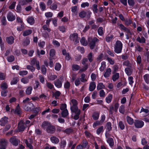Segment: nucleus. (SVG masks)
Wrapping results in <instances>:
<instances>
[{
  "mask_svg": "<svg viewBox=\"0 0 149 149\" xmlns=\"http://www.w3.org/2000/svg\"><path fill=\"white\" fill-rule=\"evenodd\" d=\"M149 110L147 109H144L143 107L141 109L140 113H142V114L143 117L148 116V115Z\"/></svg>",
  "mask_w": 149,
  "mask_h": 149,
  "instance_id": "9d476101",
  "label": "nucleus"
},
{
  "mask_svg": "<svg viewBox=\"0 0 149 149\" xmlns=\"http://www.w3.org/2000/svg\"><path fill=\"white\" fill-rule=\"evenodd\" d=\"M15 59V57L13 56H11L7 57V59L9 62H12Z\"/></svg>",
  "mask_w": 149,
  "mask_h": 149,
  "instance_id": "5fc2aeb1",
  "label": "nucleus"
},
{
  "mask_svg": "<svg viewBox=\"0 0 149 149\" xmlns=\"http://www.w3.org/2000/svg\"><path fill=\"white\" fill-rule=\"evenodd\" d=\"M97 38H95L92 39L91 37H89L88 38V43L90 46L91 49H93L95 45V42L97 41Z\"/></svg>",
  "mask_w": 149,
  "mask_h": 149,
  "instance_id": "20e7f679",
  "label": "nucleus"
},
{
  "mask_svg": "<svg viewBox=\"0 0 149 149\" xmlns=\"http://www.w3.org/2000/svg\"><path fill=\"white\" fill-rule=\"evenodd\" d=\"M18 81V78H13L11 81L10 84L12 85L15 84L17 83Z\"/></svg>",
  "mask_w": 149,
  "mask_h": 149,
  "instance_id": "e2e57ef3",
  "label": "nucleus"
},
{
  "mask_svg": "<svg viewBox=\"0 0 149 149\" xmlns=\"http://www.w3.org/2000/svg\"><path fill=\"white\" fill-rule=\"evenodd\" d=\"M21 81L24 84H26L29 83V81L28 78L24 77L21 79Z\"/></svg>",
  "mask_w": 149,
  "mask_h": 149,
  "instance_id": "c03bdc74",
  "label": "nucleus"
},
{
  "mask_svg": "<svg viewBox=\"0 0 149 149\" xmlns=\"http://www.w3.org/2000/svg\"><path fill=\"white\" fill-rule=\"evenodd\" d=\"M63 79V77H61L59 79L54 81V84L56 87L58 88H61V87Z\"/></svg>",
  "mask_w": 149,
  "mask_h": 149,
  "instance_id": "423d86ee",
  "label": "nucleus"
},
{
  "mask_svg": "<svg viewBox=\"0 0 149 149\" xmlns=\"http://www.w3.org/2000/svg\"><path fill=\"white\" fill-rule=\"evenodd\" d=\"M68 111L67 109L62 111L61 114L62 117L63 118L67 117L68 115Z\"/></svg>",
  "mask_w": 149,
  "mask_h": 149,
  "instance_id": "a878e982",
  "label": "nucleus"
},
{
  "mask_svg": "<svg viewBox=\"0 0 149 149\" xmlns=\"http://www.w3.org/2000/svg\"><path fill=\"white\" fill-rule=\"evenodd\" d=\"M30 43V40L29 39H26L25 40L23 43V45L24 46H26L29 45Z\"/></svg>",
  "mask_w": 149,
  "mask_h": 149,
  "instance_id": "49530a36",
  "label": "nucleus"
},
{
  "mask_svg": "<svg viewBox=\"0 0 149 149\" xmlns=\"http://www.w3.org/2000/svg\"><path fill=\"white\" fill-rule=\"evenodd\" d=\"M104 88V86L102 83H99L97 86V89L98 90H100Z\"/></svg>",
  "mask_w": 149,
  "mask_h": 149,
  "instance_id": "a19ab883",
  "label": "nucleus"
},
{
  "mask_svg": "<svg viewBox=\"0 0 149 149\" xmlns=\"http://www.w3.org/2000/svg\"><path fill=\"white\" fill-rule=\"evenodd\" d=\"M72 112H74L76 113V115L74 116V119L75 120L78 119L79 118V115L80 113V109L77 110L75 111H71Z\"/></svg>",
  "mask_w": 149,
  "mask_h": 149,
  "instance_id": "4468645a",
  "label": "nucleus"
},
{
  "mask_svg": "<svg viewBox=\"0 0 149 149\" xmlns=\"http://www.w3.org/2000/svg\"><path fill=\"white\" fill-rule=\"evenodd\" d=\"M61 68V65L59 63H56L55 66V69L57 71H59L60 70Z\"/></svg>",
  "mask_w": 149,
  "mask_h": 149,
  "instance_id": "79ce46f5",
  "label": "nucleus"
},
{
  "mask_svg": "<svg viewBox=\"0 0 149 149\" xmlns=\"http://www.w3.org/2000/svg\"><path fill=\"white\" fill-rule=\"evenodd\" d=\"M81 44L84 46H86L87 45V42L86 40L83 37L80 40Z\"/></svg>",
  "mask_w": 149,
  "mask_h": 149,
  "instance_id": "473e14b6",
  "label": "nucleus"
},
{
  "mask_svg": "<svg viewBox=\"0 0 149 149\" xmlns=\"http://www.w3.org/2000/svg\"><path fill=\"white\" fill-rule=\"evenodd\" d=\"M32 33V31L30 29L26 30L23 32V35L24 36L29 35Z\"/></svg>",
  "mask_w": 149,
  "mask_h": 149,
  "instance_id": "bb28decb",
  "label": "nucleus"
},
{
  "mask_svg": "<svg viewBox=\"0 0 149 149\" xmlns=\"http://www.w3.org/2000/svg\"><path fill=\"white\" fill-rule=\"evenodd\" d=\"M32 140H31L30 139L28 140H26L25 141V143L27 146L30 149H33V146L31 145V143H32Z\"/></svg>",
  "mask_w": 149,
  "mask_h": 149,
  "instance_id": "2eb2a0df",
  "label": "nucleus"
},
{
  "mask_svg": "<svg viewBox=\"0 0 149 149\" xmlns=\"http://www.w3.org/2000/svg\"><path fill=\"white\" fill-rule=\"evenodd\" d=\"M111 70L110 68L107 69L104 75V77L106 78L109 77L111 74Z\"/></svg>",
  "mask_w": 149,
  "mask_h": 149,
  "instance_id": "b1692460",
  "label": "nucleus"
},
{
  "mask_svg": "<svg viewBox=\"0 0 149 149\" xmlns=\"http://www.w3.org/2000/svg\"><path fill=\"white\" fill-rule=\"evenodd\" d=\"M46 85L47 87L50 89H52L54 88V85L50 82H47Z\"/></svg>",
  "mask_w": 149,
  "mask_h": 149,
  "instance_id": "052dcab7",
  "label": "nucleus"
},
{
  "mask_svg": "<svg viewBox=\"0 0 149 149\" xmlns=\"http://www.w3.org/2000/svg\"><path fill=\"white\" fill-rule=\"evenodd\" d=\"M42 28L44 30L47 31L48 32L51 31V29L46 25H44L42 26Z\"/></svg>",
  "mask_w": 149,
  "mask_h": 149,
  "instance_id": "680f3d73",
  "label": "nucleus"
},
{
  "mask_svg": "<svg viewBox=\"0 0 149 149\" xmlns=\"http://www.w3.org/2000/svg\"><path fill=\"white\" fill-rule=\"evenodd\" d=\"M70 83L68 81H67L65 82L64 84V88L65 89H68L70 88Z\"/></svg>",
  "mask_w": 149,
  "mask_h": 149,
  "instance_id": "de8ad7c7",
  "label": "nucleus"
},
{
  "mask_svg": "<svg viewBox=\"0 0 149 149\" xmlns=\"http://www.w3.org/2000/svg\"><path fill=\"white\" fill-rule=\"evenodd\" d=\"M48 78L49 80L53 81L57 78V76L54 74H50L48 76Z\"/></svg>",
  "mask_w": 149,
  "mask_h": 149,
  "instance_id": "cd10ccee",
  "label": "nucleus"
},
{
  "mask_svg": "<svg viewBox=\"0 0 149 149\" xmlns=\"http://www.w3.org/2000/svg\"><path fill=\"white\" fill-rule=\"evenodd\" d=\"M99 113L97 112H94L92 116L93 119L94 120H97L99 117Z\"/></svg>",
  "mask_w": 149,
  "mask_h": 149,
  "instance_id": "4be33fe9",
  "label": "nucleus"
},
{
  "mask_svg": "<svg viewBox=\"0 0 149 149\" xmlns=\"http://www.w3.org/2000/svg\"><path fill=\"white\" fill-rule=\"evenodd\" d=\"M33 90V88L31 86H29L27 87L25 90V93L26 95H30L31 93Z\"/></svg>",
  "mask_w": 149,
  "mask_h": 149,
  "instance_id": "412c9836",
  "label": "nucleus"
},
{
  "mask_svg": "<svg viewBox=\"0 0 149 149\" xmlns=\"http://www.w3.org/2000/svg\"><path fill=\"white\" fill-rule=\"evenodd\" d=\"M107 142L110 146H112L113 145V140L112 138H110L108 139L107 140Z\"/></svg>",
  "mask_w": 149,
  "mask_h": 149,
  "instance_id": "2f4dec72",
  "label": "nucleus"
},
{
  "mask_svg": "<svg viewBox=\"0 0 149 149\" xmlns=\"http://www.w3.org/2000/svg\"><path fill=\"white\" fill-rule=\"evenodd\" d=\"M123 44L119 40H117L114 45V51L117 54L120 53L122 51Z\"/></svg>",
  "mask_w": 149,
  "mask_h": 149,
  "instance_id": "f257e3e1",
  "label": "nucleus"
},
{
  "mask_svg": "<svg viewBox=\"0 0 149 149\" xmlns=\"http://www.w3.org/2000/svg\"><path fill=\"white\" fill-rule=\"evenodd\" d=\"M46 130L47 132L51 134H53L55 132V128L54 126L50 125L47 127Z\"/></svg>",
  "mask_w": 149,
  "mask_h": 149,
  "instance_id": "1a4fd4ad",
  "label": "nucleus"
},
{
  "mask_svg": "<svg viewBox=\"0 0 149 149\" xmlns=\"http://www.w3.org/2000/svg\"><path fill=\"white\" fill-rule=\"evenodd\" d=\"M26 125V124L24 123L22 121H20L18 125V131L20 132L24 131Z\"/></svg>",
  "mask_w": 149,
  "mask_h": 149,
  "instance_id": "39448f33",
  "label": "nucleus"
},
{
  "mask_svg": "<svg viewBox=\"0 0 149 149\" xmlns=\"http://www.w3.org/2000/svg\"><path fill=\"white\" fill-rule=\"evenodd\" d=\"M92 10L94 13H96L98 11V9L97 8V4H94L92 6Z\"/></svg>",
  "mask_w": 149,
  "mask_h": 149,
  "instance_id": "f704fd0d",
  "label": "nucleus"
},
{
  "mask_svg": "<svg viewBox=\"0 0 149 149\" xmlns=\"http://www.w3.org/2000/svg\"><path fill=\"white\" fill-rule=\"evenodd\" d=\"M86 13L84 11H82L79 13V16L81 18L84 17L86 15Z\"/></svg>",
  "mask_w": 149,
  "mask_h": 149,
  "instance_id": "09e8293b",
  "label": "nucleus"
},
{
  "mask_svg": "<svg viewBox=\"0 0 149 149\" xmlns=\"http://www.w3.org/2000/svg\"><path fill=\"white\" fill-rule=\"evenodd\" d=\"M70 104L71 111L79 109L77 106L78 102L77 100L75 99H72L70 102Z\"/></svg>",
  "mask_w": 149,
  "mask_h": 149,
  "instance_id": "7ed1b4c3",
  "label": "nucleus"
},
{
  "mask_svg": "<svg viewBox=\"0 0 149 149\" xmlns=\"http://www.w3.org/2000/svg\"><path fill=\"white\" fill-rule=\"evenodd\" d=\"M102 124L99 121H97L94 123L93 124V128H95L97 126L101 125Z\"/></svg>",
  "mask_w": 149,
  "mask_h": 149,
  "instance_id": "13d9d810",
  "label": "nucleus"
},
{
  "mask_svg": "<svg viewBox=\"0 0 149 149\" xmlns=\"http://www.w3.org/2000/svg\"><path fill=\"white\" fill-rule=\"evenodd\" d=\"M8 122L7 118L6 117H4L2 118L0 120V125H4Z\"/></svg>",
  "mask_w": 149,
  "mask_h": 149,
  "instance_id": "6ab92c4d",
  "label": "nucleus"
},
{
  "mask_svg": "<svg viewBox=\"0 0 149 149\" xmlns=\"http://www.w3.org/2000/svg\"><path fill=\"white\" fill-rule=\"evenodd\" d=\"M126 120L128 124L130 125H132L134 123L133 119L129 116H127Z\"/></svg>",
  "mask_w": 149,
  "mask_h": 149,
  "instance_id": "5701e85b",
  "label": "nucleus"
},
{
  "mask_svg": "<svg viewBox=\"0 0 149 149\" xmlns=\"http://www.w3.org/2000/svg\"><path fill=\"white\" fill-rule=\"evenodd\" d=\"M14 40V37L12 36L7 37L6 38V42L8 44H12L13 43Z\"/></svg>",
  "mask_w": 149,
  "mask_h": 149,
  "instance_id": "dca6fc26",
  "label": "nucleus"
},
{
  "mask_svg": "<svg viewBox=\"0 0 149 149\" xmlns=\"http://www.w3.org/2000/svg\"><path fill=\"white\" fill-rule=\"evenodd\" d=\"M24 28V24H22L20 26L17 27V29L19 31H21L23 30Z\"/></svg>",
  "mask_w": 149,
  "mask_h": 149,
  "instance_id": "338daca9",
  "label": "nucleus"
},
{
  "mask_svg": "<svg viewBox=\"0 0 149 149\" xmlns=\"http://www.w3.org/2000/svg\"><path fill=\"white\" fill-rule=\"evenodd\" d=\"M119 111L122 114H124L125 112V107L123 105H121L119 108Z\"/></svg>",
  "mask_w": 149,
  "mask_h": 149,
  "instance_id": "bf43d9fd",
  "label": "nucleus"
},
{
  "mask_svg": "<svg viewBox=\"0 0 149 149\" xmlns=\"http://www.w3.org/2000/svg\"><path fill=\"white\" fill-rule=\"evenodd\" d=\"M27 21L30 25H33L35 22L34 19L32 17H28L27 19Z\"/></svg>",
  "mask_w": 149,
  "mask_h": 149,
  "instance_id": "aec40b11",
  "label": "nucleus"
},
{
  "mask_svg": "<svg viewBox=\"0 0 149 149\" xmlns=\"http://www.w3.org/2000/svg\"><path fill=\"white\" fill-rule=\"evenodd\" d=\"M100 68V70L101 71H103L106 68V63L104 61L102 62Z\"/></svg>",
  "mask_w": 149,
  "mask_h": 149,
  "instance_id": "72a5a7b5",
  "label": "nucleus"
},
{
  "mask_svg": "<svg viewBox=\"0 0 149 149\" xmlns=\"http://www.w3.org/2000/svg\"><path fill=\"white\" fill-rule=\"evenodd\" d=\"M96 87V84L94 82H91L89 85V90L90 91H93Z\"/></svg>",
  "mask_w": 149,
  "mask_h": 149,
  "instance_id": "a211bd4d",
  "label": "nucleus"
},
{
  "mask_svg": "<svg viewBox=\"0 0 149 149\" xmlns=\"http://www.w3.org/2000/svg\"><path fill=\"white\" fill-rule=\"evenodd\" d=\"M6 142L3 140L0 141V149H6Z\"/></svg>",
  "mask_w": 149,
  "mask_h": 149,
  "instance_id": "f3484780",
  "label": "nucleus"
},
{
  "mask_svg": "<svg viewBox=\"0 0 149 149\" xmlns=\"http://www.w3.org/2000/svg\"><path fill=\"white\" fill-rule=\"evenodd\" d=\"M27 106L24 107L26 111H29L31 109H33L34 106L33 104L31 103L30 102L28 104Z\"/></svg>",
  "mask_w": 149,
  "mask_h": 149,
  "instance_id": "f8f14e48",
  "label": "nucleus"
},
{
  "mask_svg": "<svg viewBox=\"0 0 149 149\" xmlns=\"http://www.w3.org/2000/svg\"><path fill=\"white\" fill-rule=\"evenodd\" d=\"M15 112L18 114H20L21 113V111L19 105H18L15 109Z\"/></svg>",
  "mask_w": 149,
  "mask_h": 149,
  "instance_id": "ea45409f",
  "label": "nucleus"
},
{
  "mask_svg": "<svg viewBox=\"0 0 149 149\" xmlns=\"http://www.w3.org/2000/svg\"><path fill=\"white\" fill-rule=\"evenodd\" d=\"M118 25L122 29L124 30L127 32L130 33L129 30L127 28H126L123 24H118Z\"/></svg>",
  "mask_w": 149,
  "mask_h": 149,
  "instance_id": "4c0bfd02",
  "label": "nucleus"
},
{
  "mask_svg": "<svg viewBox=\"0 0 149 149\" xmlns=\"http://www.w3.org/2000/svg\"><path fill=\"white\" fill-rule=\"evenodd\" d=\"M45 51L44 50H41L40 52L39 50L37 49V53L38 55L39 56L40 55V54L41 55H44L45 54Z\"/></svg>",
  "mask_w": 149,
  "mask_h": 149,
  "instance_id": "8fccbe9b",
  "label": "nucleus"
},
{
  "mask_svg": "<svg viewBox=\"0 0 149 149\" xmlns=\"http://www.w3.org/2000/svg\"><path fill=\"white\" fill-rule=\"evenodd\" d=\"M53 15V13L51 12H47L45 13V15L47 17H51Z\"/></svg>",
  "mask_w": 149,
  "mask_h": 149,
  "instance_id": "69168bd1",
  "label": "nucleus"
},
{
  "mask_svg": "<svg viewBox=\"0 0 149 149\" xmlns=\"http://www.w3.org/2000/svg\"><path fill=\"white\" fill-rule=\"evenodd\" d=\"M8 20L10 21H12L15 20V17L11 13H9L7 16Z\"/></svg>",
  "mask_w": 149,
  "mask_h": 149,
  "instance_id": "9b49d317",
  "label": "nucleus"
},
{
  "mask_svg": "<svg viewBox=\"0 0 149 149\" xmlns=\"http://www.w3.org/2000/svg\"><path fill=\"white\" fill-rule=\"evenodd\" d=\"M26 68L27 69L30 70L32 72L34 71L35 70V68L33 66L28 65Z\"/></svg>",
  "mask_w": 149,
  "mask_h": 149,
  "instance_id": "3c124183",
  "label": "nucleus"
},
{
  "mask_svg": "<svg viewBox=\"0 0 149 149\" xmlns=\"http://www.w3.org/2000/svg\"><path fill=\"white\" fill-rule=\"evenodd\" d=\"M80 80L81 81L83 82H85L87 81V79L86 77V75L84 74H82L81 75Z\"/></svg>",
  "mask_w": 149,
  "mask_h": 149,
  "instance_id": "c9c22d12",
  "label": "nucleus"
},
{
  "mask_svg": "<svg viewBox=\"0 0 149 149\" xmlns=\"http://www.w3.org/2000/svg\"><path fill=\"white\" fill-rule=\"evenodd\" d=\"M10 142L14 146H17L18 143V140L15 137H13L10 139Z\"/></svg>",
  "mask_w": 149,
  "mask_h": 149,
  "instance_id": "ddd939ff",
  "label": "nucleus"
},
{
  "mask_svg": "<svg viewBox=\"0 0 149 149\" xmlns=\"http://www.w3.org/2000/svg\"><path fill=\"white\" fill-rule=\"evenodd\" d=\"M52 21L53 24L54 26L55 27H56L58 25L57 23V22L58 21L57 18L56 17H54L53 18H52Z\"/></svg>",
  "mask_w": 149,
  "mask_h": 149,
  "instance_id": "e433bc0d",
  "label": "nucleus"
},
{
  "mask_svg": "<svg viewBox=\"0 0 149 149\" xmlns=\"http://www.w3.org/2000/svg\"><path fill=\"white\" fill-rule=\"evenodd\" d=\"M136 40L140 43H145V39L143 36L141 38L139 37H138L136 39Z\"/></svg>",
  "mask_w": 149,
  "mask_h": 149,
  "instance_id": "7c9ffc66",
  "label": "nucleus"
},
{
  "mask_svg": "<svg viewBox=\"0 0 149 149\" xmlns=\"http://www.w3.org/2000/svg\"><path fill=\"white\" fill-rule=\"evenodd\" d=\"M103 28L102 27H100L98 30V33L99 35L102 36L103 33Z\"/></svg>",
  "mask_w": 149,
  "mask_h": 149,
  "instance_id": "4d7b16f0",
  "label": "nucleus"
},
{
  "mask_svg": "<svg viewBox=\"0 0 149 149\" xmlns=\"http://www.w3.org/2000/svg\"><path fill=\"white\" fill-rule=\"evenodd\" d=\"M52 142L54 143H57L59 141L58 139L55 136H52L51 138Z\"/></svg>",
  "mask_w": 149,
  "mask_h": 149,
  "instance_id": "393cba45",
  "label": "nucleus"
},
{
  "mask_svg": "<svg viewBox=\"0 0 149 149\" xmlns=\"http://www.w3.org/2000/svg\"><path fill=\"white\" fill-rule=\"evenodd\" d=\"M112 98V95L111 94H109L108 96L105 99L106 102L108 103H110L111 101Z\"/></svg>",
  "mask_w": 149,
  "mask_h": 149,
  "instance_id": "c85d7f7f",
  "label": "nucleus"
},
{
  "mask_svg": "<svg viewBox=\"0 0 149 149\" xmlns=\"http://www.w3.org/2000/svg\"><path fill=\"white\" fill-rule=\"evenodd\" d=\"M70 39L73 41L75 45L79 42L80 38L78 36V34L76 33L71 34L70 35Z\"/></svg>",
  "mask_w": 149,
  "mask_h": 149,
  "instance_id": "f03ea898",
  "label": "nucleus"
},
{
  "mask_svg": "<svg viewBox=\"0 0 149 149\" xmlns=\"http://www.w3.org/2000/svg\"><path fill=\"white\" fill-rule=\"evenodd\" d=\"M134 124L136 128H140L144 125V123L142 121L135 120L134 121Z\"/></svg>",
  "mask_w": 149,
  "mask_h": 149,
  "instance_id": "0eeeda50",
  "label": "nucleus"
},
{
  "mask_svg": "<svg viewBox=\"0 0 149 149\" xmlns=\"http://www.w3.org/2000/svg\"><path fill=\"white\" fill-rule=\"evenodd\" d=\"M144 80L146 82L147 84L149 83V74H145L144 76Z\"/></svg>",
  "mask_w": 149,
  "mask_h": 149,
  "instance_id": "58836bf2",
  "label": "nucleus"
},
{
  "mask_svg": "<svg viewBox=\"0 0 149 149\" xmlns=\"http://www.w3.org/2000/svg\"><path fill=\"white\" fill-rule=\"evenodd\" d=\"M46 68L44 65H42L41 66V70L44 74H45L46 72Z\"/></svg>",
  "mask_w": 149,
  "mask_h": 149,
  "instance_id": "864d4df0",
  "label": "nucleus"
},
{
  "mask_svg": "<svg viewBox=\"0 0 149 149\" xmlns=\"http://www.w3.org/2000/svg\"><path fill=\"white\" fill-rule=\"evenodd\" d=\"M103 131V127L101 126L99 127L97 130V134H99L101 132Z\"/></svg>",
  "mask_w": 149,
  "mask_h": 149,
  "instance_id": "37998d69",
  "label": "nucleus"
},
{
  "mask_svg": "<svg viewBox=\"0 0 149 149\" xmlns=\"http://www.w3.org/2000/svg\"><path fill=\"white\" fill-rule=\"evenodd\" d=\"M59 3H54L50 7V8L52 10H55L57 8L58 5Z\"/></svg>",
  "mask_w": 149,
  "mask_h": 149,
  "instance_id": "a18cd8bd",
  "label": "nucleus"
},
{
  "mask_svg": "<svg viewBox=\"0 0 149 149\" xmlns=\"http://www.w3.org/2000/svg\"><path fill=\"white\" fill-rule=\"evenodd\" d=\"M80 68L79 66L76 64L73 65L72 66V69L74 70H79Z\"/></svg>",
  "mask_w": 149,
  "mask_h": 149,
  "instance_id": "603ef678",
  "label": "nucleus"
},
{
  "mask_svg": "<svg viewBox=\"0 0 149 149\" xmlns=\"http://www.w3.org/2000/svg\"><path fill=\"white\" fill-rule=\"evenodd\" d=\"M50 125L51 124L48 122H44L42 123V126L44 128H45L46 127H47Z\"/></svg>",
  "mask_w": 149,
  "mask_h": 149,
  "instance_id": "0e129e2a",
  "label": "nucleus"
},
{
  "mask_svg": "<svg viewBox=\"0 0 149 149\" xmlns=\"http://www.w3.org/2000/svg\"><path fill=\"white\" fill-rule=\"evenodd\" d=\"M40 8L43 11L45 9L46 6L45 4L44 3H40Z\"/></svg>",
  "mask_w": 149,
  "mask_h": 149,
  "instance_id": "6e6d98bb",
  "label": "nucleus"
},
{
  "mask_svg": "<svg viewBox=\"0 0 149 149\" xmlns=\"http://www.w3.org/2000/svg\"><path fill=\"white\" fill-rule=\"evenodd\" d=\"M55 54V50L53 49L50 50L49 52V55L53 57Z\"/></svg>",
  "mask_w": 149,
  "mask_h": 149,
  "instance_id": "774afa93",
  "label": "nucleus"
},
{
  "mask_svg": "<svg viewBox=\"0 0 149 149\" xmlns=\"http://www.w3.org/2000/svg\"><path fill=\"white\" fill-rule=\"evenodd\" d=\"M111 123L109 122L107 123L106 129L107 130L106 132L105 135L106 137H108L109 135V132L111 130Z\"/></svg>",
  "mask_w": 149,
  "mask_h": 149,
  "instance_id": "6e6552de",
  "label": "nucleus"
},
{
  "mask_svg": "<svg viewBox=\"0 0 149 149\" xmlns=\"http://www.w3.org/2000/svg\"><path fill=\"white\" fill-rule=\"evenodd\" d=\"M119 74L118 73H116L114 74L112 76V80L115 81L118 79L119 77Z\"/></svg>",
  "mask_w": 149,
  "mask_h": 149,
  "instance_id": "c756f323",
  "label": "nucleus"
}]
</instances>
